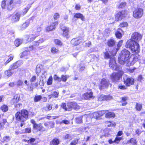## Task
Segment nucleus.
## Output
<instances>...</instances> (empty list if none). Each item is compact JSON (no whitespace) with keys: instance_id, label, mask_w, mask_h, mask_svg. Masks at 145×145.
Wrapping results in <instances>:
<instances>
[{"instance_id":"nucleus-41","label":"nucleus","mask_w":145,"mask_h":145,"mask_svg":"<svg viewBox=\"0 0 145 145\" xmlns=\"http://www.w3.org/2000/svg\"><path fill=\"white\" fill-rule=\"evenodd\" d=\"M69 76L67 75H62L61 76V79L63 82H66L67 80V79L69 77Z\"/></svg>"},{"instance_id":"nucleus-43","label":"nucleus","mask_w":145,"mask_h":145,"mask_svg":"<svg viewBox=\"0 0 145 145\" xmlns=\"http://www.w3.org/2000/svg\"><path fill=\"white\" fill-rule=\"evenodd\" d=\"M42 97L41 95H37L34 98V101L35 102L39 101L42 99Z\"/></svg>"},{"instance_id":"nucleus-38","label":"nucleus","mask_w":145,"mask_h":145,"mask_svg":"<svg viewBox=\"0 0 145 145\" xmlns=\"http://www.w3.org/2000/svg\"><path fill=\"white\" fill-rule=\"evenodd\" d=\"M73 109H78L80 108V106L75 102H72Z\"/></svg>"},{"instance_id":"nucleus-22","label":"nucleus","mask_w":145,"mask_h":145,"mask_svg":"<svg viewBox=\"0 0 145 145\" xmlns=\"http://www.w3.org/2000/svg\"><path fill=\"white\" fill-rule=\"evenodd\" d=\"M14 3L13 0H10L7 3V8L8 10H10L12 8V5Z\"/></svg>"},{"instance_id":"nucleus-10","label":"nucleus","mask_w":145,"mask_h":145,"mask_svg":"<svg viewBox=\"0 0 145 145\" xmlns=\"http://www.w3.org/2000/svg\"><path fill=\"white\" fill-rule=\"evenodd\" d=\"M126 13V12L125 10L119 12L115 15L116 19L117 20L122 19L125 16Z\"/></svg>"},{"instance_id":"nucleus-14","label":"nucleus","mask_w":145,"mask_h":145,"mask_svg":"<svg viewBox=\"0 0 145 145\" xmlns=\"http://www.w3.org/2000/svg\"><path fill=\"white\" fill-rule=\"evenodd\" d=\"M109 84V81L106 79L103 78L101 82V88H107Z\"/></svg>"},{"instance_id":"nucleus-45","label":"nucleus","mask_w":145,"mask_h":145,"mask_svg":"<svg viewBox=\"0 0 145 145\" xmlns=\"http://www.w3.org/2000/svg\"><path fill=\"white\" fill-rule=\"evenodd\" d=\"M52 76H50L47 82V84L48 85H50L52 84Z\"/></svg>"},{"instance_id":"nucleus-62","label":"nucleus","mask_w":145,"mask_h":145,"mask_svg":"<svg viewBox=\"0 0 145 145\" xmlns=\"http://www.w3.org/2000/svg\"><path fill=\"white\" fill-rule=\"evenodd\" d=\"M106 111L102 110L100 111L97 112L98 115L99 117L102 116L106 112Z\"/></svg>"},{"instance_id":"nucleus-18","label":"nucleus","mask_w":145,"mask_h":145,"mask_svg":"<svg viewBox=\"0 0 145 145\" xmlns=\"http://www.w3.org/2000/svg\"><path fill=\"white\" fill-rule=\"evenodd\" d=\"M33 128L34 129L37 131H39L42 129L43 128L41 124L39 123V124H35L33 125Z\"/></svg>"},{"instance_id":"nucleus-8","label":"nucleus","mask_w":145,"mask_h":145,"mask_svg":"<svg viewBox=\"0 0 145 145\" xmlns=\"http://www.w3.org/2000/svg\"><path fill=\"white\" fill-rule=\"evenodd\" d=\"M61 30L62 31V36L68 39L69 37V28L66 26L61 27Z\"/></svg>"},{"instance_id":"nucleus-15","label":"nucleus","mask_w":145,"mask_h":145,"mask_svg":"<svg viewBox=\"0 0 145 145\" xmlns=\"http://www.w3.org/2000/svg\"><path fill=\"white\" fill-rule=\"evenodd\" d=\"M23 96V95L21 94H17L14 97L12 101L14 103H17L20 100V97Z\"/></svg>"},{"instance_id":"nucleus-17","label":"nucleus","mask_w":145,"mask_h":145,"mask_svg":"<svg viewBox=\"0 0 145 145\" xmlns=\"http://www.w3.org/2000/svg\"><path fill=\"white\" fill-rule=\"evenodd\" d=\"M3 116V115H0V129H3V125L7 122L6 119L2 120Z\"/></svg>"},{"instance_id":"nucleus-44","label":"nucleus","mask_w":145,"mask_h":145,"mask_svg":"<svg viewBox=\"0 0 145 145\" xmlns=\"http://www.w3.org/2000/svg\"><path fill=\"white\" fill-rule=\"evenodd\" d=\"M128 26V24L127 22H123L121 23L120 25V26L121 27H127Z\"/></svg>"},{"instance_id":"nucleus-60","label":"nucleus","mask_w":145,"mask_h":145,"mask_svg":"<svg viewBox=\"0 0 145 145\" xmlns=\"http://www.w3.org/2000/svg\"><path fill=\"white\" fill-rule=\"evenodd\" d=\"M36 80V77L35 76H33L30 80V81L31 82H35Z\"/></svg>"},{"instance_id":"nucleus-36","label":"nucleus","mask_w":145,"mask_h":145,"mask_svg":"<svg viewBox=\"0 0 145 145\" xmlns=\"http://www.w3.org/2000/svg\"><path fill=\"white\" fill-rule=\"evenodd\" d=\"M29 54H30V52H28L26 50L25 51H24L22 53L21 55V57L22 58L23 57H24L25 56H26L27 55H29Z\"/></svg>"},{"instance_id":"nucleus-32","label":"nucleus","mask_w":145,"mask_h":145,"mask_svg":"<svg viewBox=\"0 0 145 145\" xmlns=\"http://www.w3.org/2000/svg\"><path fill=\"white\" fill-rule=\"evenodd\" d=\"M73 138L72 135L69 134H67L64 135L63 137V138L64 139H71Z\"/></svg>"},{"instance_id":"nucleus-59","label":"nucleus","mask_w":145,"mask_h":145,"mask_svg":"<svg viewBox=\"0 0 145 145\" xmlns=\"http://www.w3.org/2000/svg\"><path fill=\"white\" fill-rule=\"evenodd\" d=\"M8 57H8V60L6 61L5 64V65L13 59V56H8Z\"/></svg>"},{"instance_id":"nucleus-31","label":"nucleus","mask_w":145,"mask_h":145,"mask_svg":"<svg viewBox=\"0 0 145 145\" xmlns=\"http://www.w3.org/2000/svg\"><path fill=\"white\" fill-rule=\"evenodd\" d=\"M72 105V102H70L68 103L67 106V109H66V110L70 111L73 108Z\"/></svg>"},{"instance_id":"nucleus-53","label":"nucleus","mask_w":145,"mask_h":145,"mask_svg":"<svg viewBox=\"0 0 145 145\" xmlns=\"http://www.w3.org/2000/svg\"><path fill=\"white\" fill-rule=\"evenodd\" d=\"M51 51L53 54H55L58 51V50L54 47H52L51 48Z\"/></svg>"},{"instance_id":"nucleus-42","label":"nucleus","mask_w":145,"mask_h":145,"mask_svg":"<svg viewBox=\"0 0 145 145\" xmlns=\"http://www.w3.org/2000/svg\"><path fill=\"white\" fill-rule=\"evenodd\" d=\"M35 139L34 138H31L30 139L28 140H27L26 139H24V140L25 142L27 141L28 143L29 144H32L35 141Z\"/></svg>"},{"instance_id":"nucleus-47","label":"nucleus","mask_w":145,"mask_h":145,"mask_svg":"<svg viewBox=\"0 0 145 145\" xmlns=\"http://www.w3.org/2000/svg\"><path fill=\"white\" fill-rule=\"evenodd\" d=\"M142 107V106L141 104L137 103L136 106V108L137 110L140 111Z\"/></svg>"},{"instance_id":"nucleus-63","label":"nucleus","mask_w":145,"mask_h":145,"mask_svg":"<svg viewBox=\"0 0 145 145\" xmlns=\"http://www.w3.org/2000/svg\"><path fill=\"white\" fill-rule=\"evenodd\" d=\"M52 95L55 98L57 97L58 96L59 93L54 91L52 92Z\"/></svg>"},{"instance_id":"nucleus-64","label":"nucleus","mask_w":145,"mask_h":145,"mask_svg":"<svg viewBox=\"0 0 145 145\" xmlns=\"http://www.w3.org/2000/svg\"><path fill=\"white\" fill-rule=\"evenodd\" d=\"M45 110L46 111H48L52 109V106L50 105H48L44 108Z\"/></svg>"},{"instance_id":"nucleus-26","label":"nucleus","mask_w":145,"mask_h":145,"mask_svg":"<svg viewBox=\"0 0 145 145\" xmlns=\"http://www.w3.org/2000/svg\"><path fill=\"white\" fill-rule=\"evenodd\" d=\"M59 142V139L57 138L54 139L51 142V145H58Z\"/></svg>"},{"instance_id":"nucleus-49","label":"nucleus","mask_w":145,"mask_h":145,"mask_svg":"<svg viewBox=\"0 0 145 145\" xmlns=\"http://www.w3.org/2000/svg\"><path fill=\"white\" fill-rule=\"evenodd\" d=\"M9 71V69L8 71H5V73L8 77L11 76L12 74V72Z\"/></svg>"},{"instance_id":"nucleus-25","label":"nucleus","mask_w":145,"mask_h":145,"mask_svg":"<svg viewBox=\"0 0 145 145\" xmlns=\"http://www.w3.org/2000/svg\"><path fill=\"white\" fill-rule=\"evenodd\" d=\"M18 64V62L13 63L12 65H11L10 66L9 68V70L11 71L12 70L17 68L18 67V66L17 65Z\"/></svg>"},{"instance_id":"nucleus-23","label":"nucleus","mask_w":145,"mask_h":145,"mask_svg":"<svg viewBox=\"0 0 145 145\" xmlns=\"http://www.w3.org/2000/svg\"><path fill=\"white\" fill-rule=\"evenodd\" d=\"M123 42V41L122 40H120L118 42L117 44L118 48H116L115 52L114 53H112V54L113 55H114L116 54L117 52L119 50L120 47L121 46Z\"/></svg>"},{"instance_id":"nucleus-1","label":"nucleus","mask_w":145,"mask_h":145,"mask_svg":"<svg viewBox=\"0 0 145 145\" xmlns=\"http://www.w3.org/2000/svg\"><path fill=\"white\" fill-rule=\"evenodd\" d=\"M130 52L127 50L125 49L122 50L120 54L118 57V61L121 65L125 64L127 66H129L133 64L130 62Z\"/></svg>"},{"instance_id":"nucleus-29","label":"nucleus","mask_w":145,"mask_h":145,"mask_svg":"<svg viewBox=\"0 0 145 145\" xmlns=\"http://www.w3.org/2000/svg\"><path fill=\"white\" fill-rule=\"evenodd\" d=\"M29 8V7H27L24 8L21 12H20V14H21V16H22L24 15L27 13Z\"/></svg>"},{"instance_id":"nucleus-27","label":"nucleus","mask_w":145,"mask_h":145,"mask_svg":"<svg viewBox=\"0 0 145 145\" xmlns=\"http://www.w3.org/2000/svg\"><path fill=\"white\" fill-rule=\"evenodd\" d=\"M120 31H122L121 29H118V31L115 33V35L117 38L120 39L122 37V35L120 33Z\"/></svg>"},{"instance_id":"nucleus-37","label":"nucleus","mask_w":145,"mask_h":145,"mask_svg":"<svg viewBox=\"0 0 145 145\" xmlns=\"http://www.w3.org/2000/svg\"><path fill=\"white\" fill-rule=\"evenodd\" d=\"M44 41V40L42 39H39L38 41H34L33 42L34 44L35 45L38 46L40 43H41Z\"/></svg>"},{"instance_id":"nucleus-9","label":"nucleus","mask_w":145,"mask_h":145,"mask_svg":"<svg viewBox=\"0 0 145 145\" xmlns=\"http://www.w3.org/2000/svg\"><path fill=\"white\" fill-rule=\"evenodd\" d=\"M58 22L56 21L51 24L50 25L47 26L45 28V31L46 32H48L50 31H52L55 29L56 26L57 25Z\"/></svg>"},{"instance_id":"nucleus-5","label":"nucleus","mask_w":145,"mask_h":145,"mask_svg":"<svg viewBox=\"0 0 145 145\" xmlns=\"http://www.w3.org/2000/svg\"><path fill=\"white\" fill-rule=\"evenodd\" d=\"M109 65L110 67L113 70L118 71L119 69H120V67L118 68V67L117 66L115 59L113 56H112L110 59Z\"/></svg>"},{"instance_id":"nucleus-50","label":"nucleus","mask_w":145,"mask_h":145,"mask_svg":"<svg viewBox=\"0 0 145 145\" xmlns=\"http://www.w3.org/2000/svg\"><path fill=\"white\" fill-rule=\"evenodd\" d=\"M126 5V3L125 2H121L118 6V7L119 8H122L124 7Z\"/></svg>"},{"instance_id":"nucleus-35","label":"nucleus","mask_w":145,"mask_h":145,"mask_svg":"<svg viewBox=\"0 0 145 145\" xmlns=\"http://www.w3.org/2000/svg\"><path fill=\"white\" fill-rule=\"evenodd\" d=\"M7 0H3L2 2L1 7L2 8L5 9L7 8V4L6 5Z\"/></svg>"},{"instance_id":"nucleus-12","label":"nucleus","mask_w":145,"mask_h":145,"mask_svg":"<svg viewBox=\"0 0 145 145\" xmlns=\"http://www.w3.org/2000/svg\"><path fill=\"white\" fill-rule=\"evenodd\" d=\"M124 82L126 86H129L134 84L135 80L134 79L132 78H127L124 79Z\"/></svg>"},{"instance_id":"nucleus-6","label":"nucleus","mask_w":145,"mask_h":145,"mask_svg":"<svg viewBox=\"0 0 145 145\" xmlns=\"http://www.w3.org/2000/svg\"><path fill=\"white\" fill-rule=\"evenodd\" d=\"M143 10L140 8H137L135 9L133 12V17L137 19L141 17L143 14Z\"/></svg>"},{"instance_id":"nucleus-55","label":"nucleus","mask_w":145,"mask_h":145,"mask_svg":"<svg viewBox=\"0 0 145 145\" xmlns=\"http://www.w3.org/2000/svg\"><path fill=\"white\" fill-rule=\"evenodd\" d=\"M54 123L53 122H50L48 123V128H53L54 127Z\"/></svg>"},{"instance_id":"nucleus-2","label":"nucleus","mask_w":145,"mask_h":145,"mask_svg":"<svg viewBox=\"0 0 145 145\" xmlns=\"http://www.w3.org/2000/svg\"><path fill=\"white\" fill-rule=\"evenodd\" d=\"M125 47L131 49L133 52L138 53L139 52V45L136 42L130 39L127 42Z\"/></svg>"},{"instance_id":"nucleus-40","label":"nucleus","mask_w":145,"mask_h":145,"mask_svg":"<svg viewBox=\"0 0 145 145\" xmlns=\"http://www.w3.org/2000/svg\"><path fill=\"white\" fill-rule=\"evenodd\" d=\"M82 117H78L75 119V121L76 123H82Z\"/></svg>"},{"instance_id":"nucleus-16","label":"nucleus","mask_w":145,"mask_h":145,"mask_svg":"<svg viewBox=\"0 0 145 145\" xmlns=\"http://www.w3.org/2000/svg\"><path fill=\"white\" fill-rule=\"evenodd\" d=\"M39 36V34H37L36 33H33V34H30L29 35H26V37L27 38L30 37L29 41H33L35 38Z\"/></svg>"},{"instance_id":"nucleus-13","label":"nucleus","mask_w":145,"mask_h":145,"mask_svg":"<svg viewBox=\"0 0 145 145\" xmlns=\"http://www.w3.org/2000/svg\"><path fill=\"white\" fill-rule=\"evenodd\" d=\"M21 14H20V12H17L14 14L12 16L11 21L12 22L16 23L19 21Z\"/></svg>"},{"instance_id":"nucleus-51","label":"nucleus","mask_w":145,"mask_h":145,"mask_svg":"<svg viewBox=\"0 0 145 145\" xmlns=\"http://www.w3.org/2000/svg\"><path fill=\"white\" fill-rule=\"evenodd\" d=\"M122 139V137H118V136H117V137H116L115 139V142L116 143H119V141L121 140Z\"/></svg>"},{"instance_id":"nucleus-28","label":"nucleus","mask_w":145,"mask_h":145,"mask_svg":"<svg viewBox=\"0 0 145 145\" xmlns=\"http://www.w3.org/2000/svg\"><path fill=\"white\" fill-rule=\"evenodd\" d=\"M115 116V114L113 112H109L106 114V117L108 118L114 117Z\"/></svg>"},{"instance_id":"nucleus-61","label":"nucleus","mask_w":145,"mask_h":145,"mask_svg":"<svg viewBox=\"0 0 145 145\" xmlns=\"http://www.w3.org/2000/svg\"><path fill=\"white\" fill-rule=\"evenodd\" d=\"M10 139V137L9 136H5L3 138L4 141L6 142L8 141Z\"/></svg>"},{"instance_id":"nucleus-20","label":"nucleus","mask_w":145,"mask_h":145,"mask_svg":"<svg viewBox=\"0 0 145 145\" xmlns=\"http://www.w3.org/2000/svg\"><path fill=\"white\" fill-rule=\"evenodd\" d=\"M71 42L72 44L76 46L79 44L80 41L78 39L74 38L71 40Z\"/></svg>"},{"instance_id":"nucleus-57","label":"nucleus","mask_w":145,"mask_h":145,"mask_svg":"<svg viewBox=\"0 0 145 145\" xmlns=\"http://www.w3.org/2000/svg\"><path fill=\"white\" fill-rule=\"evenodd\" d=\"M54 80H57L58 82H60L61 80V78L58 77L56 75H55L54 76Z\"/></svg>"},{"instance_id":"nucleus-4","label":"nucleus","mask_w":145,"mask_h":145,"mask_svg":"<svg viewBox=\"0 0 145 145\" xmlns=\"http://www.w3.org/2000/svg\"><path fill=\"white\" fill-rule=\"evenodd\" d=\"M118 72H113L110 76L111 79L113 82H117L123 74L122 71L119 70Z\"/></svg>"},{"instance_id":"nucleus-19","label":"nucleus","mask_w":145,"mask_h":145,"mask_svg":"<svg viewBox=\"0 0 145 145\" xmlns=\"http://www.w3.org/2000/svg\"><path fill=\"white\" fill-rule=\"evenodd\" d=\"M74 17L77 18H80L82 21L85 20V18L83 14L80 13H76L75 14Z\"/></svg>"},{"instance_id":"nucleus-3","label":"nucleus","mask_w":145,"mask_h":145,"mask_svg":"<svg viewBox=\"0 0 145 145\" xmlns=\"http://www.w3.org/2000/svg\"><path fill=\"white\" fill-rule=\"evenodd\" d=\"M28 114L27 110L23 109L16 114V118L17 120L24 122L28 118Z\"/></svg>"},{"instance_id":"nucleus-24","label":"nucleus","mask_w":145,"mask_h":145,"mask_svg":"<svg viewBox=\"0 0 145 145\" xmlns=\"http://www.w3.org/2000/svg\"><path fill=\"white\" fill-rule=\"evenodd\" d=\"M131 143L132 145H137V143L136 139L134 138H131L130 140H128L127 143Z\"/></svg>"},{"instance_id":"nucleus-58","label":"nucleus","mask_w":145,"mask_h":145,"mask_svg":"<svg viewBox=\"0 0 145 145\" xmlns=\"http://www.w3.org/2000/svg\"><path fill=\"white\" fill-rule=\"evenodd\" d=\"M78 139L77 138L75 139L71 143V145H76L77 143L78 142Z\"/></svg>"},{"instance_id":"nucleus-46","label":"nucleus","mask_w":145,"mask_h":145,"mask_svg":"<svg viewBox=\"0 0 145 145\" xmlns=\"http://www.w3.org/2000/svg\"><path fill=\"white\" fill-rule=\"evenodd\" d=\"M105 95H102L99 97L98 100L99 101H105Z\"/></svg>"},{"instance_id":"nucleus-33","label":"nucleus","mask_w":145,"mask_h":145,"mask_svg":"<svg viewBox=\"0 0 145 145\" xmlns=\"http://www.w3.org/2000/svg\"><path fill=\"white\" fill-rule=\"evenodd\" d=\"M0 108L3 111L6 112L8 110V107L6 105H3L1 106Z\"/></svg>"},{"instance_id":"nucleus-30","label":"nucleus","mask_w":145,"mask_h":145,"mask_svg":"<svg viewBox=\"0 0 145 145\" xmlns=\"http://www.w3.org/2000/svg\"><path fill=\"white\" fill-rule=\"evenodd\" d=\"M22 40L21 39H16L14 42L15 45L16 47H18L19 45L22 43Z\"/></svg>"},{"instance_id":"nucleus-39","label":"nucleus","mask_w":145,"mask_h":145,"mask_svg":"<svg viewBox=\"0 0 145 145\" xmlns=\"http://www.w3.org/2000/svg\"><path fill=\"white\" fill-rule=\"evenodd\" d=\"M114 41L113 39H110L108 41V44L109 46H112L114 45Z\"/></svg>"},{"instance_id":"nucleus-7","label":"nucleus","mask_w":145,"mask_h":145,"mask_svg":"<svg viewBox=\"0 0 145 145\" xmlns=\"http://www.w3.org/2000/svg\"><path fill=\"white\" fill-rule=\"evenodd\" d=\"M142 38V36L138 32H135L132 34L131 39L137 42Z\"/></svg>"},{"instance_id":"nucleus-52","label":"nucleus","mask_w":145,"mask_h":145,"mask_svg":"<svg viewBox=\"0 0 145 145\" xmlns=\"http://www.w3.org/2000/svg\"><path fill=\"white\" fill-rule=\"evenodd\" d=\"M41 70V68L40 66L37 65L36 69V72L37 74L39 73L40 72Z\"/></svg>"},{"instance_id":"nucleus-48","label":"nucleus","mask_w":145,"mask_h":145,"mask_svg":"<svg viewBox=\"0 0 145 145\" xmlns=\"http://www.w3.org/2000/svg\"><path fill=\"white\" fill-rule=\"evenodd\" d=\"M60 17L59 14L58 13H56L53 16L54 19L55 20H57Z\"/></svg>"},{"instance_id":"nucleus-34","label":"nucleus","mask_w":145,"mask_h":145,"mask_svg":"<svg viewBox=\"0 0 145 145\" xmlns=\"http://www.w3.org/2000/svg\"><path fill=\"white\" fill-rule=\"evenodd\" d=\"M54 42L55 44L57 45L61 46L62 45V43L60 40L58 39L54 40Z\"/></svg>"},{"instance_id":"nucleus-56","label":"nucleus","mask_w":145,"mask_h":145,"mask_svg":"<svg viewBox=\"0 0 145 145\" xmlns=\"http://www.w3.org/2000/svg\"><path fill=\"white\" fill-rule=\"evenodd\" d=\"M27 50L28 52H30L34 50L35 49V48L33 46H29L28 48H27Z\"/></svg>"},{"instance_id":"nucleus-54","label":"nucleus","mask_w":145,"mask_h":145,"mask_svg":"<svg viewBox=\"0 0 145 145\" xmlns=\"http://www.w3.org/2000/svg\"><path fill=\"white\" fill-rule=\"evenodd\" d=\"M118 88L120 89L124 90L127 89V87L122 84H120L118 86Z\"/></svg>"},{"instance_id":"nucleus-21","label":"nucleus","mask_w":145,"mask_h":145,"mask_svg":"<svg viewBox=\"0 0 145 145\" xmlns=\"http://www.w3.org/2000/svg\"><path fill=\"white\" fill-rule=\"evenodd\" d=\"M30 23L28 20L26 21L25 22L23 23L21 27V30H24L27 28L29 25Z\"/></svg>"},{"instance_id":"nucleus-11","label":"nucleus","mask_w":145,"mask_h":145,"mask_svg":"<svg viewBox=\"0 0 145 145\" xmlns=\"http://www.w3.org/2000/svg\"><path fill=\"white\" fill-rule=\"evenodd\" d=\"M93 92L92 91L84 93L82 95V99L89 100L91 99H93L94 97L93 96Z\"/></svg>"}]
</instances>
